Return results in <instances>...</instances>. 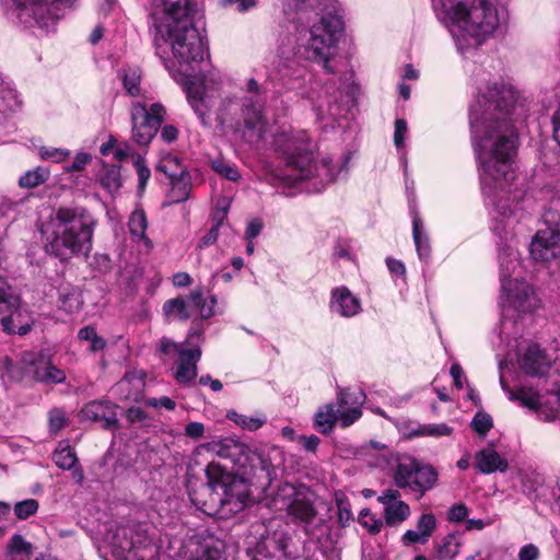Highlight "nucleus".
I'll use <instances>...</instances> for the list:
<instances>
[{"mask_svg": "<svg viewBox=\"0 0 560 560\" xmlns=\"http://www.w3.org/2000/svg\"><path fill=\"white\" fill-rule=\"evenodd\" d=\"M8 555L12 560H27L33 555V545L20 534H14L8 544Z\"/></svg>", "mask_w": 560, "mask_h": 560, "instance_id": "nucleus-34", "label": "nucleus"}, {"mask_svg": "<svg viewBox=\"0 0 560 560\" xmlns=\"http://www.w3.org/2000/svg\"><path fill=\"white\" fill-rule=\"evenodd\" d=\"M50 176V172L45 167H36L27 171L19 179V185L22 188H35L44 184Z\"/></svg>", "mask_w": 560, "mask_h": 560, "instance_id": "nucleus-41", "label": "nucleus"}, {"mask_svg": "<svg viewBox=\"0 0 560 560\" xmlns=\"http://www.w3.org/2000/svg\"><path fill=\"white\" fill-rule=\"evenodd\" d=\"M156 171L165 174L171 180H174L177 177L180 178L182 176L189 175L183 167L179 159L171 154L163 156L159 161Z\"/></svg>", "mask_w": 560, "mask_h": 560, "instance_id": "nucleus-35", "label": "nucleus"}, {"mask_svg": "<svg viewBox=\"0 0 560 560\" xmlns=\"http://www.w3.org/2000/svg\"><path fill=\"white\" fill-rule=\"evenodd\" d=\"M172 184V199L173 202H182L189 198L191 185H190V176H182L177 177L174 180H171Z\"/></svg>", "mask_w": 560, "mask_h": 560, "instance_id": "nucleus-44", "label": "nucleus"}, {"mask_svg": "<svg viewBox=\"0 0 560 560\" xmlns=\"http://www.w3.org/2000/svg\"><path fill=\"white\" fill-rule=\"evenodd\" d=\"M96 220L84 207H59L42 225L44 246L61 260L89 256L92 250Z\"/></svg>", "mask_w": 560, "mask_h": 560, "instance_id": "nucleus-5", "label": "nucleus"}, {"mask_svg": "<svg viewBox=\"0 0 560 560\" xmlns=\"http://www.w3.org/2000/svg\"><path fill=\"white\" fill-rule=\"evenodd\" d=\"M247 444L232 438L211 441L206 444V448L209 452L221 458L230 459L234 466L240 468V470H242V467H244V458L245 453L247 452Z\"/></svg>", "mask_w": 560, "mask_h": 560, "instance_id": "nucleus-21", "label": "nucleus"}, {"mask_svg": "<svg viewBox=\"0 0 560 560\" xmlns=\"http://www.w3.org/2000/svg\"><path fill=\"white\" fill-rule=\"evenodd\" d=\"M133 165L138 175V187L139 191L142 192L147 186V183L151 176V171L145 164V160L141 155H137L133 159Z\"/></svg>", "mask_w": 560, "mask_h": 560, "instance_id": "nucleus-51", "label": "nucleus"}, {"mask_svg": "<svg viewBox=\"0 0 560 560\" xmlns=\"http://www.w3.org/2000/svg\"><path fill=\"white\" fill-rule=\"evenodd\" d=\"M247 469H260L266 474V477L271 480L272 475L275 474V466L272 464L270 451L265 447H252L248 445L247 452L245 453L242 472L247 474Z\"/></svg>", "mask_w": 560, "mask_h": 560, "instance_id": "nucleus-26", "label": "nucleus"}, {"mask_svg": "<svg viewBox=\"0 0 560 560\" xmlns=\"http://www.w3.org/2000/svg\"><path fill=\"white\" fill-rule=\"evenodd\" d=\"M539 557L540 550L534 544H526L522 546L517 555L518 560H538Z\"/></svg>", "mask_w": 560, "mask_h": 560, "instance_id": "nucleus-61", "label": "nucleus"}, {"mask_svg": "<svg viewBox=\"0 0 560 560\" xmlns=\"http://www.w3.org/2000/svg\"><path fill=\"white\" fill-rule=\"evenodd\" d=\"M105 540L112 546L113 555L118 560H129L132 556L137 557V549L150 545L147 528L139 523L112 525L105 534Z\"/></svg>", "mask_w": 560, "mask_h": 560, "instance_id": "nucleus-11", "label": "nucleus"}, {"mask_svg": "<svg viewBox=\"0 0 560 560\" xmlns=\"http://www.w3.org/2000/svg\"><path fill=\"white\" fill-rule=\"evenodd\" d=\"M70 155V151L61 148L40 147L39 156L42 160L60 163Z\"/></svg>", "mask_w": 560, "mask_h": 560, "instance_id": "nucleus-50", "label": "nucleus"}, {"mask_svg": "<svg viewBox=\"0 0 560 560\" xmlns=\"http://www.w3.org/2000/svg\"><path fill=\"white\" fill-rule=\"evenodd\" d=\"M433 7L438 18L452 26L462 55L480 46L503 21L498 8L488 0H433Z\"/></svg>", "mask_w": 560, "mask_h": 560, "instance_id": "nucleus-4", "label": "nucleus"}, {"mask_svg": "<svg viewBox=\"0 0 560 560\" xmlns=\"http://www.w3.org/2000/svg\"><path fill=\"white\" fill-rule=\"evenodd\" d=\"M410 515V508L404 501L393 502L384 509L385 522L389 526H396L406 521Z\"/></svg>", "mask_w": 560, "mask_h": 560, "instance_id": "nucleus-36", "label": "nucleus"}, {"mask_svg": "<svg viewBox=\"0 0 560 560\" xmlns=\"http://www.w3.org/2000/svg\"><path fill=\"white\" fill-rule=\"evenodd\" d=\"M52 459L59 468L65 470L72 469L78 462L75 452L69 445H60L54 452Z\"/></svg>", "mask_w": 560, "mask_h": 560, "instance_id": "nucleus-42", "label": "nucleus"}, {"mask_svg": "<svg viewBox=\"0 0 560 560\" xmlns=\"http://www.w3.org/2000/svg\"><path fill=\"white\" fill-rule=\"evenodd\" d=\"M516 92L502 80L488 82L469 108L471 142L479 165V178L485 202L491 209L492 230L500 237L499 268L501 304L506 314L532 313L538 299L529 283L518 280V252L514 248L513 217L522 209L525 192L515 180L513 159L517 148L514 127Z\"/></svg>", "mask_w": 560, "mask_h": 560, "instance_id": "nucleus-1", "label": "nucleus"}, {"mask_svg": "<svg viewBox=\"0 0 560 560\" xmlns=\"http://www.w3.org/2000/svg\"><path fill=\"white\" fill-rule=\"evenodd\" d=\"M30 373L40 383L60 384L66 381V373L52 364L49 357L39 353L30 361Z\"/></svg>", "mask_w": 560, "mask_h": 560, "instance_id": "nucleus-24", "label": "nucleus"}, {"mask_svg": "<svg viewBox=\"0 0 560 560\" xmlns=\"http://www.w3.org/2000/svg\"><path fill=\"white\" fill-rule=\"evenodd\" d=\"M156 55L168 70L175 69L185 77H190L207 51L203 37L194 22L173 25L162 32L158 38L155 32L149 33Z\"/></svg>", "mask_w": 560, "mask_h": 560, "instance_id": "nucleus-6", "label": "nucleus"}, {"mask_svg": "<svg viewBox=\"0 0 560 560\" xmlns=\"http://www.w3.org/2000/svg\"><path fill=\"white\" fill-rule=\"evenodd\" d=\"M298 10L318 9L324 12L320 20L300 37H287L278 49L275 66L276 79L287 90L302 91L311 78L303 60L320 63L327 73H335L331 65L337 43L343 30V22L336 8V0H293Z\"/></svg>", "mask_w": 560, "mask_h": 560, "instance_id": "nucleus-2", "label": "nucleus"}, {"mask_svg": "<svg viewBox=\"0 0 560 560\" xmlns=\"http://www.w3.org/2000/svg\"><path fill=\"white\" fill-rule=\"evenodd\" d=\"M144 377L143 371H128L117 383V389L126 399L138 400L144 388Z\"/></svg>", "mask_w": 560, "mask_h": 560, "instance_id": "nucleus-29", "label": "nucleus"}, {"mask_svg": "<svg viewBox=\"0 0 560 560\" xmlns=\"http://www.w3.org/2000/svg\"><path fill=\"white\" fill-rule=\"evenodd\" d=\"M141 72L137 68H129L124 71L122 85L130 96H139L141 94Z\"/></svg>", "mask_w": 560, "mask_h": 560, "instance_id": "nucleus-43", "label": "nucleus"}, {"mask_svg": "<svg viewBox=\"0 0 560 560\" xmlns=\"http://www.w3.org/2000/svg\"><path fill=\"white\" fill-rule=\"evenodd\" d=\"M185 434L192 440L201 439L205 434L203 423L197 421L188 422L185 427Z\"/></svg>", "mask_w": 560, "mask_h": 560, "instance_id": "nucleus-64", "label": "nucleus"}, {"mask_svg": "<svg viewBox=\"0 0 560 560\" xmlns=\"http://www.w3.org/2000/svg\"><path fill=\"white\" fill-rule=\"evenodd\" d=\"M226 418L241 427L243 430L250 432L260 429L267 422V418L265 416H246L241 415L234 410L229 411L226 413Z\"/></svg>", "mask_w": 560, "mask_h": 560, "instance_id": "nucleus-38", "label": "nucleus"}, {"mask_svg": "<svg viewBox=\"0 0 560 560\" xmlns=\"http://www.w3.org/2000/svg\"><path fill=\"white\" fill-rule=\"evenodd\" d=\"M19 106L20 101L12 82L0 73V126Z\"/></svg>", "mask_w": 560, "mask_h": 560, "instance_id": "nucleus-30", "label": "nucleus"}, {"mask_svg": "<svg viewBox=\"0 0 560 560\" xmlns=\"http://www.w3.org/2000/svg\"><path fill=\"white\" fill-rule=\"evenodd\" d=\"M275 151L285 160V167L277 175L281 183H293L310 177L305 164L312 160V144L304 130L280 132L273 139Z\"/></svg>", "mask_w": 560, "mask_h": 560, "instance_id": "nucleus-7", "label": "nucleus"}, {"mask_svg": "<svg viewBox=\"0 0 560 560\" xmlns=\"http://www.w3.org/2000/svg\"><path fill=\"white\" fill-rule=\"evenodd\" d=\"M212 170L221 177L231 182H237L241 178L238 168L224 160H215L212 162Z\"/></svg>", "mask_w": 560, "mask_h": 560, "instance_id": "nucleus-47", "label": "nucleus"}, {"mask_svg": "<svg viewBox=\"0 0 560 560\" xmlns=\"http://www.w3.org/2000/svg\"><path fill=\"white\" fill-rule=\"evenodd\" d=\"M117 406L107 400H93L88 402L81 410L82 418L92 421H102L107 430L118 428Z\"/></svg>", "mask_w": 560, "mask_h": 560, "instance_id": "nucleus-20", "label": "nucleus"}, {"mask_svg": "<svg viewBox=\"0 0 560 560\" xmlns=\"http://www.w3.org/2000/svg\"><path fill=\"white\" fill-rule=\"evenodd\" d=\"M38 510V502L35 499H27L14 505V513L19 520H26Z\"/></svg>", "mask_w": 560, "mask_h": 560, "instance_id": "nucleus-52", "label": "nucleus"}, {"mask_svg": "<svg viewBox=\"0 0 560 560\" xmlns=\"http://www.w3.org/2000/svg\"><path fill=\"white\" fill-rule=\"evenodd\" d=\"M16 303V294L5 278L0 276V312L13 307Z\"/></svg>", "mask_w": 560, "mask_h": 560, "instance_id": "nucleus-48", "label": "nucleus"}, {"mask_svg": "<svg viewBox=\"0 0 560 560\" xmlns=\"http://www.w3.org/2000/svg\"><path fill=\"white\" fill-rule=\"evenodd\" d=\"M412 237L419 259L428 262L431 257L430 240L423 222L416 211L412 214Z\"/></svg>", "mask_w": 560, "mask_h": 560, "instance_id": "nucleus-31", "label": "nucleus"}, {"mask_svg": "<svg viewBox=\"0 0 560 560\" xmlns=\"http://www.w3.org/2000/svg\"><path fill=\"white\" fill-rule=\"evenodd\" d=\"M347 160L332 163L329 158H324L320 162L313 164V159L305 164L306 170H311L310 177L298 178L293 183H285L287 186H299L303 182H310L307 189L313 191H322L328 184L335 182L337 176L346 168Z\"/></svg>", "mask_w": 560, "mask_h": 560, "instance_id": "nucleus-17", "label": "nucleus"}, {"mask_svg": "<svg viewBox=\"0 0 560 560\" xmlns=\"http://www.w3.org/2000/svg\"><path fill=\"white\" fill-rule=\"evenodd\" d=\"M202 291L196 289L186 298H175L165 301L163 304V312L168 318H176L179 320H187L191 315L199 310L200 316L205 319L213 315V308L217 303L215 296L211 295L209 302L202 299Z\"/></svg>", "mask_w": 560, "mask_h": 560, "instance_id": "nucleus-16", "label": "nucleus"}, {"mask_svg": "<svg viewBox=\"0 0 560 560\" xmlns=\"http://www.w3.org/2000/svg\"><path fill=\"white\" fill-rule=\"evenodd\" d=\"M293 499L287 504L288 513L302 523H311L317 512L313 501L304 493L295 491L294 487L287 486Z\"/></svg>", "mask_w": 560, "mask_h": 560, "instance_id": "nucleus-25", "label": "nucleus"}, {"mask_svg": "<svg viewBox=\"0 0 560 560\" xmlns=\"http://www.w3.org/2000/svg\"><path fill=\"white\" fill-rule=\"evenodd\" d=\"M92 160V155L86 152H80L74 156L73 162L66 167L67 172L82 171Z\"/></svg>", "mask_w": 560, "mask_h": 560, "instance_id": "nucleus-60", "label": "nucleus"}, {"mask_svg": "<svg viewBox=\"0 0 560 560\" xmlns=\"http://www.w3.org/2000/svg\"><path fill=\"white\" fill-rule=\"evenodd\" d=\"M542 486V480L538 475H524L522 477V492L529 499L537 497L538 489Z\"/></svg>", "mask_w": 560, "mask_h": 560, "instance_id": "nucleus-49", "label": "nucleus"}, {"mask_svg": "<svg viewBox=\"0 0 560 560\" xmlns=\"http://www.w3.org/2000/svg\"><path fill=\"white\" fill-rule=\"evenodd\" d=\"M338 405L340 408L351 407L361 409L365 401V394L362 389H340L338 393Z\"/></svg>", "mask_w": 560, "mask_h": 560, "instance_id": "nucleus-40", "label": "nucleus"}, {"mask_svg": "<svg viewBox=\"0 0 560 560\" xmlns=\"http://www.w3.org/2000/svg\"><path fill=\"white\" fill-rule=\"evenodd\" d=\"M100 183L110 194L118 191L121 187L120 166L115 164L104 166Z\"/></svg>", "mask_w": 560, "mask_h": 560, "instance_id": "nucleus-37", "label": "nucleus"}, {"mask_svg": "<svg viewBox=\"0 0 560 560\" xmlns=\"http://www.w3.org/2000/svg\"><path fill=\"white\" fill-rule=\"evenodd\" d=\"M329 308L334 314L350 318L361 312V302L347 287H338L331 290Z\"/></svg>", "mask_w": 560, "mask_h": 560, "instance_id": "nucleus-22", "label": "nucleus"}, {"mask_svg": "<svg viewBox=\"0 0 560 560\" xmlns=\"http://www.w3.org/2000/svg\"><path fill=\"white\" fill-rule=\"evenodd\" d=\"M417 528L419 532L423 534L424 537L430 539V537L432 536L433 532L436 528V518L434 514H422L417 522Z\"/></svg>", "mask_w": 560, "mask_h": 560, "instance_id": "nucleus-55", "label": "nucleus"}, {"mask_svg": "<svg viewBox=\"0 0 560 560\" xmlns=\"http://www.w3.org/2000/svg\"><path fill=\"white\" fill-rule=\"evenodd\" d=\"M247 556L250 560H282L284 546L275 536L266 537L248 549Z\"/></svg>", "mask_w": 560, "mask_h": 560, "instance_id": "nucleus-28", "label": "nucleus"}, {"mask_svg": "<svg viewBox=\"0 0 560 560\" xmlns=\"http://www.w3.org/2000/svg\"><path fill=\"white\" fill-rule=\"evenodd\" d=\"M545 228H540L529 246L534 260L550 261L560 257V214L551 210L542 214Z\"/></svg>", "mask_w": 560, "mask_h": 560, "instance_id": "nucleus-14", "label": "nucleus"}, {"mask_svg": "<svg viewBox=\"0 0 560 560\" xmlns=\"http://www.w3.org/2000/svg\"><path fill=\"white\" fill-rule=\"evenodd\" d=\"M35 320L32 313L22 305L20 296L16 294V303L13 307L0 312V324L3 331L9 335L18 334L24 336L28 334Z\"/></svg>", "mask_w": 560, "mask_h": 560, "instance_id": "nucleus-18", "label": "nucleus"}, {"mask_svg": "<svg viewBox=\"0 0 560 560\" xmlns=\"http://www.w3.org/2000/svg\"><path fill=\"white\" fill-rule=\"evenodd\" d=\"M165 114L161 103H154L148 107L140 101L133 102L130 108L132 140L139 145H148L158 133Z\"/></svg>", "mask_w": 560, "mask_h": 560, "instance_id": "nucleus-13", "label": "nucleus"}, {"mask_svg": "<svg viewBox=\"0 0 560 560\" xmlns=\"http://www.w3.org/2000/svg\"><path fill=\"white\" fill-rule=\"evenodd\" d=\"M460 542L454 534L446 535L436 545V557L439 560H452L459 553Z\"/></svg>", "mask_w": 560, "mask_h": 560, "instance_id": "nucleus-39", "label": "nucleus"}, {"mask_svg": "<svg viewBox=\"0 0 560 560\" xmlns=\"http://www.w3.org/2000/svg\"><path fill=\"white\" fill-rule=\"evenodd\" d=\"M189 560H222L218 548L201 547Z\"/></svg>", "mask_w": 560, "mask_h": 560, "instance_id": "nucleus-59", "label": "nucleus"}, {"mask_svg": "<svg viewBox=\"0 0 560 560\" xmlns=\"http://www.w3.org/2000/svg\"><path fill=\"white\" fill-rule=\"evenodd\" d=\"M520 366L525 374L540 377L549 371L551 360L537 343H530L520 358Z\"/></svg>", "mask_w": 560, "mask_h": 560, "instance_id": "nucleus-23", "label": "nucleus"}, {"mask_svg": "<svg viewBox=\"0 0 560 560\" xmlns=\"http://www.w3.org/2000/svg\"><path fill=\"white\" fill-rule=\"evenodd\" d=\"M493 422L490 415L477 412L471 421V428L480 435H486L492 428Z\"/></svg>", "mask_w": 560, "mask_h": 560, "instance_id": "nucleus-54", "label": "nucleus"}, {"mask_svg": "<svg viewBox=\"0 0 560 560\" xmlns=\"http://www.w3.org/2000/svg\"><path fill=\"white\" fill-rule=\"evenodd\" d=\"M160 351L163 354H177L174 362V378L179 384H188L197 376V364L201 358L200 347H187L163 337L160 340Z\"/></svg>", "mask_w": 560, "mask_h": 560, "instance_id": "nucleus-15", "label": "nucleus"}, {"mask_svg": "<svg viewBox=\"0 0 560 560\" xmlns=\"http://www.w3.org/2000/svg\"><path fill=\"white\" fill-rule=\"evenodd\" d=\"M476 468L485 475H490L495 471L504 472L509 463L508 459L501 456L492 446L485 447L476 453Z\"/></svg>", "mask_w": 560, "mask_h": 560, "instance_id": "nucleus-27", "label": "nucleus"}, {"mask_svg": "<svg viewBox=\"0 0 560 560\" xmlns=\"http://www.w3.org/2000/svg\"><path fill=\"white\" fill-rule=\"evenodd\" d=\"M401 541L405 546L413 545V544H425L429 541L427 537L423 536L421 532L408 529L401 537Z\"/></svg>", "mask_w": 560, "mask_h": 560, "instance_id": "nucleus-62", "label": "nucleus"}, {"mask_svg": "<svg viewBox=\"0 0 560 560\" xmlns=\"http://www.w3.org/2000/svg\"><path fill=\"white\" fill-rule=\"evenodd\" d=\"M66 425V415L61 409L54 408L49 412V431L59 432Z\"/></svg>", "mask_w": 560, "mask_h": 560, "instance_id": "nucleus-57", "label": "nucleus"}, {"mask_svg": "<svg viewBox=\"0 0 560 560\" xmlns=\"http://www.w3.org/2000/svg\"><path fill=\"white\" fill-rule=\"evenodd\" d=\"M359 92L358 84L353 81V72L350 71L345 73L343 78L340 79V85L337 89L338 96H334V101L330 98L327 101V108H324V105H318V110L320 115H329L332 118H337L341 116V109L339 102L349 107L353 106L357 100V95Z\"/></svg>", "mask_w": 560, "mask_h": 560, "instance_id": "nucleus-19", "label": "nucleus"}, {"mask_svg": "<svg viewBox=\"0 0 560 560\" xmlns=\"http://www.w3.org/2000/svg\"><path fill=\"white\" fill-rule=\"evenodd\" d=\"M14 14L25 27L49 28L59 19V4L73 0H12Z\"/></svg>", "mask_w": 560, "mask_h": 560, "instance_id": "nucleus-12", "label": "nucleus"}, {"mask_svg": "<svg viewBox=\"0 0 560 560\" xmlns=\"http://www.w3.org/2000/svg\"><path fill=\"white\" fill-rule=\"evenodd\" d=\"M453 429L446 423L420 424L418 429L413 431V435L440 438L451 435Z\"/></svg>", "mask_w": 560, "mask_h": 560, "instance_id": "nucleus-46", "label": "nucleus"}, {"mask_svg": "<svg viewBox=\"0 0 560 560\" xmlns=\"http://www.w3.org/2000/svg\"><path fill=\"white\" fill-rule=\"evenodd\" d=\"M223 220H224V215L219 218L215 221V223L212 224L210 230L199 240V243L197 245L198 249H203L206 247H209L217 242V240L219 237L220 228L223 224Z\"/></svg>", "mask_w": 560, "mask_h": 560, "instance_id": "nucleus-53", "label": "nucleus"}, {"mask_svg": "<svg viewBox=\"0 0 560 560\" xmlns=\"http://www.w3.org/2000/svg\"><path fill=\"white\" fill-rule=\"evenodd\" d=\"M206 476L207 486L212 492L211 500L220 505L222 513H237L245 508L248 493L243 482L235 480L226 469L214 462L208 464Z\"/></svg>", "mask_w": 560, "mask_h": 560, "instance_id": "nucleus-8", "label": "nucleus"}, {"mask_svg": "<svg viewBox=\"0 0 560 560\" xmlns=\"http://www.w3.org/2000/svg\"><path fill=\"white\" fill-rule=\"evenodd\" d=\"M335 501L338 510V520L342 526L349 524L350 521L353 520V514L351 512V504L349 499L342 491H337L335 493Z\"/></svg>", "mask_w": 560, "mask_h": 560, "instance_id": "nucleus-45", "label": "nucleus"}, {"mask_svg": "<svg viewBox=\"0 0 560 560\" xmlns=\"http://www.w3.org/2000/svg\"><path fill=\"white\" fill-rule=\"evenodd\" d=\"M338 420V409L334 404H326L318 408L314 416V428L322 434H328Z\"/></svg>", "mask_w": 560, "mask_h": 560, "instance_id": "nucleus-33", "label": "nucleus"}, {"mask_svg": "<svg viewBox=\"0 0 560 560\" xmlns=\"http://www.w3.org/2000/svg\"><path fill=\"white\" fill-rule=\"evenodd\" d=\"M246 95L242 98H221L217 89L207 86L206 81L200 84L190 83L187 86V100L195 114L205 127L211 126L210 113L215 112V120L225 126L240 120L236 115L241 112L243 119V137L249 143L258 142L265 131L267 121L265 118V105L267 101L266 90L253 78L245 85Z\"/></svg>", "mask_w": 560, "mask_h": 560, "instance_id": "nucleus-3", "label": "nucleus"}, {"mask_svg": "<svg viewBox=\"0 0 560 560\" xmlns=\"http://www.w3.org/2000/svg\"><path fill=\"white\" fill-rule=\"evenodd\" d=\"M129 232L136 242H142L147 248H152V241L147 236L148 220L143 210H135L128 222Z\"/></svg>", "mask_w": 560, "mask_h": 560, "instance_id": "nucleus-32", "label": "nucleus"}, {"mask_svg": "<svg viewBox=\"0 0 560 560\" xmlns=\"http://www.w3.org/2000/svg\"><path fill=\"white\" fill-rule=\"evenodd\" d=\"M394 482L399 489H409L418 498L431 490L438 481V472L431 465H422L410 456H401L394 469Z\"/></svg>", "mask_w": 560, "mask_h": 560, "instance_id": "nucleus-9", "label": "nucleus"}, {"mask_svg": "<svg viewBox=\"0 0 560 560\" xmlns=\"http://www.w3.org/2000/svg\"><path fill=\"white\" fill-rule=\"evenodd\" d=\"M195 11V0H155L149 15V33L155 32L162 38L167 27L192 22Z\"/></svg>", "mask_w": 560, "mask_h": 560, "instance_id": "nucleus-10", "label": "nucleus"}, {"mask_svg": "<svg viewBox=\"0 0 560 560\" xmlns=\"http://www.w3.org/2000/svg\"><path fill=\"white\" fill-rule=\"evenodd\" d=\"M362 416V411L359 408L352 409L351 407L338 409V419L343 428H347L354 423Z\"/></svg>", "mask_w": 560, "mask_h": 560, "instance_id": "nucleus-56", "label": "nucleus"}, {"mask_svg": "<svg viewBox=\"0 0 560 560\" xmlns=\"http://www.w3.org/2000/svg\"><path fill=\"white\" fill-rule=\"evenodd\" d=\"M407 131H408V128H407L406 120L397 119L395 121L394 142L398 149L404 145Z\"/></svg>", "mask_w": 560, "mask_h": 560, "instance_id": "nucleus-63", "label": "nucleus"}, {"mask_svg": "<svg viewBox=\"0 0 560 560\" xmlns=\"http://www.w3.org/2000/svg\"><path fill=\"white\" fill-rule=\"evenodd\" d=\"M144 404L148 407H152V408H156V409L164 408L166 410H174L176 407V402L167 396H162L159 398L150 397L144 400Z\"/></svg>", "mask_w": 560, "mask_h": 560, "instance_id": "nucleus-58", "label": "nucleus"}]
</instances>
